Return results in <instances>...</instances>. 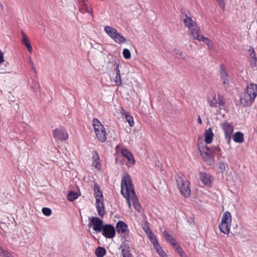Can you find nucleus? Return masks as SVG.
Returning a JSON list of instances; mask_svg holds the SVG:
<instances>
[{"label": "nucleus", "instance_id": "nucleus-1", "mask_svg": "<svg viewBox=\"0 0 257 257\" xmlns=\"http://www.w3.org/2000/svg\"><path fill=\"white\" fill-rule=\"evenodd\" d=\"M201 155L204 160L208 164H212L214 162V157L215 155H221V149L218 146H214L211 148L205 146L201 149L198 148Z\"/></svg>", "mask_w": 257, "mask_h": 257}, {"label": "nucleus", "instance_id": "nucleus-2", "mask_svg": "<svg viewBox=\"0 0 257 257\" xmlns=\"http://www.w3.org/2000/svg\"><path fill=\"white\" fill-rule=\"evenodd\" d=\"M127 187L129 194H131V199L133 203L139 201L131 178L129 174L126 173L124 174L121 179V189H122V191H123L124 189H125V192H126Z\"/></svg>", "mask_w": 257, "mask_h": 257}, {"label": "nucleus", "instance_id": "nucleus-3", "mask_svg": "<svg viewBox=\"0 0 257 257\" xmlns=\"http://www.w3.org/2000/svg\"><path fill=\"white\" fill-rule=\"evenodd\" d=\"M176 182L181 194L186 198L191 195V190L189 187L190 183L186 180L185 176L182 173H178L176 176Z\"/></svg>", "mask_w": 257, "mask_h": 257}, {"label": "nucleus", "instance_id": "nucleus-4", "mask_svg": "<svg viewBox=\"0 0 257 257\" xmlns=\"http://www.w3.org/2000/svg\"><path fill=\"white\" fill-rule=\"evenodd\" d=\"M92 125L99 141L102 143L105 142L106 140V133L101 122L98 119L94 118L92 120Z\"/></svg>", "mask_w": 257, "mask_h": 257}, {"label": "nucleus", "instance_id": "nucleus-5", "mask_svg": "<svg viewBox=\"0 0 257 257\" xmlns=\"http://www.w3.org/2000/svg\"><path fill=\"white\" fill-rule=\"evenodd\" d=\"M89 227L92 226L93 229L96 232H101L103 226V221L102 220L97 217H89Z\"/></svg>", "mask_w": 257, "mask_h": 257}, {"label": "nucleus", "instance_id": "nucleus-6", "mask_svg": "<svg viewBox=\"0 0 257 257\" xmlns=\"http://www.w3.org/2000/svg\"><path fill=\"white\" fill-rule=\"evenodd\" d=\"M101 229L102 234L106 238H112L115 235V228L110 224H104Z\"/></svg>", "mask_w": 257, "mask_h": 257}, {"label": "nucleus", "instance_id": "nucleus-7", "mask_svg": "<svg viewBox=\"0 0 257 257\" xmlns=\"http://www.w3.org/2000/svg\"><path fill=\"white\" fill-rule=\"evenodd\" d=\"M221 125L225 134V140L227 143L229 144L231 142L232 134L233 132V126L227 122L222 123Z\"/></svg>", "mask_w": 257, "mask_h": 257}, {"label": "nucleus", "instance_id": "nucleus-8", "mask_svg": "<svg viewBox=\"0 0 257 257\" xmlns=\"http://www.w3.org/2000/svg\"><path fill=\"white\" fill-rule=\"evenodd\" d=\"M185 26L191 31L190 34H194L199 32V28L196 25V23L192 19L186 14V18L183 20Z\"/></svg>", "mask_w": 257, "mask_h": 257}, {"label": "nucleus", "instance_id": "nucleus-9", "mask_svg": "<svg viewBox=\"0 0 257 257\" xmlns=\"http://www.w3.org/2000/svg\"><path fill=\"white\" fill-rule=\"evenodd\" d=\"M199 179L205 186L207 187H211L212 186V182L213 181V179L209 174L200 172L199 173Z\"/></svg>", "mask_w": 257, "mask_h": 257}, {"label": "nucleus", "instance_id": "nucleus-10", "mask_svg": "<svg viewBox=\"0 0 257 257\" xmlns=\"http://www.w3.org/2000/svg\"><path fill=\"white\" fill-rule=\"evenodd\" d=\"M255 97L248 94V92H244L240 97V102L244 106H250L254 102Z\"/></svg>", "mask_w": 257, "mask_h": 257}, {"label": "nucleus", "instance_id": "nucleus-11", "mask_svg": "<svg viewBox=\"0 0 257 257\" xmlns=\"http://www.w3.org/2000/svg\"><path fill=\"white\" fill-rule=\"evenodd\" d=\"M220 78L222 81L224 87H226L229 84V76L225 70V67L223 64L220 65Z\"/></svg>", "mask_w": 257, "mask_h": 257}, {"label": "nucleus", "instance_id": "nucleus-12", "mask_svg": "<svg viewBox=\"0 0 257 257\" xmlns=\"http://www.w3.org/2000/svg\"><path fill=\"white\" fill-rule=\"evenodd\" d=\"M79 11L80 13L83 14L88 13L92 14V9H89L87 4V0H77Z\"/></svg>", "mask_w": 257, "mask_h": 257}, {"label": "nucleus", "instance_id": "nucleus-13", "mask_svg": "<svg viewBox=\"0 0 257 257\" xmlns=\"http://www.w3.org/2000/svg\"><path fill=\"white\" fill-rule=\"evenodd\" d=\"M53 136L61 140H66L68 138V135L63 128H56L53 132Z\"/></svg>", "mask_w": 257, "mask_h": 257}, {"label": "nucleus", "instance_id": "nucleus-14", "mask_svg": "<svg viewBox=\"0 0 257 257\" xmlns=\"http://www.w3.org/2000/svg\"><path fill=\"white\" fill-rule=\"evenodd\" d=\"M245 92H248V94L255 98L257 96V84L250 83L247 85L246 88L245 89Z\"/></svg>", "mask_w": 257, "mask_h": 257}, {"label": "nucleus", "instance_id": "nucleus-15", "mask_svg": "<svg viewBox=\"0 0 257 257\" xmlns=\"http://www.w3.org/2000/svg\"><path fill=\"white\" fill-rule=\"evenodd\" d=\"M163 235L166 240L169 242L174 247V248L179 245L177 242L176 239L172 235H170L167 231L165 230L163 232Z\"/></svg>", "mask_w": 257, "mask_h": 257}, {"label": "nucleus", "instance_id": "nucleus-16", "mask_svg": "<svg viewBox=\"0 0 257 257\" xmlns=\"http://www.w3.org/2000/svg\"><path fill=\"white\" fill-rule=\"evenodd\" d=\"M115 230L118 233H125L128 230L127 225L123 221H119L116 223Z\"/></svg>", "mask_w": 257, "mask_h": 257}, {"label": "nucleus", "instance_id": "nucleus-17", "mask_svg": "<svg viewBox=\"0 0 257 257\" xmlns=\"http://www.w3.org/2000/svg\"><path fill=\"white\" fill-rule=\"evenodd\" d=\"M122 155L125 157L130 163L134 164L135 160L132 153L130 152L127 149H122L121 150Z\"/></svg>", "mask_w": 257, "mask_h": 257}, {"label": "nucleus", "instance_id": "nucleus-18", "mask_svg": "<svg viewBox=\"0 0 257 257\" xmlns=\"http://www.w3.org/2000/svg\"><path fill=\"white\" fill-rule=\"evenodd\" d=\"M213 136L214 134L211 128L206 130L204 134L205 143L207 144H210L212 142Z\"/></svg>", "mask_w": 257, "mask_h": 257}, {"label": "nucleus", "instance_id": "nucleus-19", "mask_svg": "<svg viewBox=\"0 0 257 257\" xmlns=\"http://www.w3.org/2000/svg\"><path fill=\"white\" fill-rule=\"evenodd\" d=\"M96 207L98 215L100 217H103L105 214V207L103 201L96 202Z\"/></svg>", "mask_w": 257, "mask_h": 257}, {"label": "nucleus", "instance_id": "nucleus-20", "mask_svg": "<svg viewBox=\"0 0 257 257\" xmlns=\"http://www.w3.org/2000/svg\"><path fill=\"white\" fill-rule=\"evenodd\" d=\"M22 35L23 37V39H22V43L26 46L29 52H30V53H32L33 48H32V47L30 43V41L28 39V37L23 32H22Z\"/></svg>", "mask_w": 257, "mask_h": 257}, {"label": "nucleus", "instance_id": "nucleus-21", "mask_svg": "<svg viewBox=\"0 0 257 257\" xmlns=\"http://www.w3.org/2000/svg\"><path fill=\"white\" fill-rule=\"evenodd\" d=\"M232 138L235 143H242L244 141V135L241 132H237L233 135Z\"/></svg>", "mask_w": 257, "mask_h": 257}, {"label": "nucleus", "instance_id": "nucleus-22", "mask_svg": "<svg viewBox=\"0 0 257 257\" xmlns=\"http://www.w3.org/2000/svg\"><path fill=\"white\" fill-rule=\"evenodd\" d=\"M231 223L220 222L219 225V228L221 232L227 234L229 232Z\"/></svg>", "mask_w": 257, "mask_h": 257}, {"label": "nucleus", "instance_id": "nucleus-23", "mask_svg": "<svg viewBox=\"0 0 257 257\" xmlns=\"http://www.w3.org/2000/svg\"><path fill=\"white\" fill-rule=\"evenodd\" d=\"M104 31L112 39L114 36L118 33L116 29L108 26L104 27Z\"/></svg>", "mask_w": 257, "mask_h": 257}, {"label": "nucleus", "instance_id": "nucleus-24", "mask_svg": "<svg viewBox=\"0 0 257 257\" xmlns=\"http://www.w3.org/2000/svg\"><path fill=\"white\" fill-rule=\"evenodd\" d=\"M112 40L118 44L125 43H126L127 41L126 39L118 32L117 33V34L114 36Z\"/></svg>", "mask_w": 257, "mask_h": 257}, {"label": "nucleus", "instance_id": "nucleus-25", "mask_svg": "<svg viewBox=\"0 0 257 257\" xmlns=\"http://www.w3.org/2000/svg\"><path fill=\"white\" fill-rule=\"evenodd\" d=\"M154 247L155 249L156 250L157 252L159 254V255L161 257H167V254L162 249L159 242H156V244L154 245Z\"/></svg>", "mask_w": 257, "mask_h": 257}, {"label": "nucleus", "instance_id": "nucleus-26", "mask_svg": "<svg viewBox=\"0 0 257 257\" xmlns=\"http://www.w3.org/2000/svg\"><path fill=\"white\" fill-rule=\"evenodd\" d=\"M221 222H223V223H231V215L229 211H226L221 219Z\"/></svg>", "mask_w": 257, "mask_h": 257}, {"label": "nucleus", "instance_id": "nucleus-27", "mask_svg": "<svg viewBox=\"0 0 257 257\" xmlns=\"http://www.w3.org/2000/svg\"><path fill=\"white\" fill-rule=\"evenodd\" d=\"M122 116H124L125 120L130 124V126H133L134 125V118L129 112L125 111L122 112Z\"/></svg>", "mask_w": 257, "mask_h": 257}, {"label": "nucleus", "instance_id": "nucleus-28", "mask_svg": "<svg viewBox=\"0 0 257 257\" xmlns=\"http://www.w3.org/2000/svg\"><path fill=\"white\" fill-rule=\"evenodd\" d=\"M95 253L97 257H103L106 254V250L104 247L99 246L96 249Z\"/></svg>", "mask_w": 257, "mask_h": 257}, {"label": "nucleus", "instance_id": "nucleus-29", "mask_svg": "<svg viewBox=\"0 0 257 257\" xmlns=\"http://www.w3.org/2000/svg\"><path fill=\"white\" fill-rule=\"evenodd\" d=\"M79 195L77 192L74 191H70L68 195L67 198L70 201H73L78 197Z\"/></svg>", "mask_w": 257, "mask_h": 257}, {"label": "nucleus", "instance_id": "nucleus-30", "mask_svg": "<svg viewBox=\"0 0 257 257\" xmlns=\"http://www.w3.org/2000/svg\"><path fill=\"white\" fill-rule=\"evenodd\" d=\"M121 194L126 199L128 206L129 208H131V203L130 201V194H129L128 188H127L126 192H124V191H122V189H121Z\"/></svg>", "mask_w": 257, "mask_h": 257}, {"label": "nucleus", "instance_id": "nucleus-31", "mask_svg": "<svg viewBox=\"0 0 257 257\" xmlns=\"http://www.w3.org/2000/svg\"><path fill=\"white\" fill-rule=\"evenodd\" d=\"M199 32H198L197 33H194V34L190 35L193 36V39L194 40H197L200 42H204L207 38L204 37L202 35H200L199 34Z\"/></svg>", "mask_w": 257, "mask_h": 257}, {"label": "nucleus", "instance_id": "nucleus-32", "mask_svg": "<svg viewBox=\"0 0 257 257\" xmlns=\"http://www.w3.org/2000/svg\"><path fill=\"white\" fill-rule=\"evenodd\" d=\"M147 235L150 241L153 244V245L156 244V242H158V240H157L156 238L155 237L154 234H153L152 231H150V232H149V233H148Z\"/></svg>", "mask_w": 257, "mask_h": 257}, {"label": "nucleus", "instance_id": "nucleus-33", "mask_svg": "<svg viewBox=\"0 0 257 257\" xmlns=\"http://www.w3.org/2000/svg\"><path fill=\"white\" fill-rule=\"evenodd\" d=\"M207 101L211 107H216L217 106L216 105L217 103V101L215 96L213 97L212 98V99L208 98Z\"/></svg>", "mask_w": 257, "mask_h": 257}, {"label": "nucleus", "instance_id": "nucleus-34", "mask_svg": "<svg viewBox=\"0 0 257 257\" xmlns=\"http://www.w3.org/2000/svg\"><path fill=\"white\" fill-rule=\"evenodd\" d=\"M250 59H251V60H250L251 65H255L257 59H256V57L255 56V52L253 50H252V52L250 53Z\"/></svg>", "mask_w": 257, "mask_h": 257}, {"label": "nucleus", "instance_id": "nucleus-35", "mask_svg": "<svg viewBox=\"0 0 257 257\" xmlns=\"http://www.w3.org/2000/svg\"><path fill=\"white\" fill-rule=\"evenodd\" d=\"M99 193H94V195L96 199V202H99L100 201H103V197L102 192L100 190L98 191Z\"/></svg>", "mask_w": 257, "mask_h": 257}, {"label": "nucleus", "instance_id": "nucleus-36", "mask_svg": "<svg viewBox=\"0 0 257 257\" xmlns=\"http://www.w3.org/2000/svg\"><path fill=\"white\" fill-rule=\"evenodd\" d=\"M122 234H123L122 237L124 238V241L127 242H131V237L129 230H128L126 232L123 233Z\"/></svg>", "mask_w": 257, "mask_h": 257}, {"label": "nucleus", "instance_id": "nucleus-37", "mask_svg": "<svg viewBox=\"0 0 257 257\" xmlns=\"http://www.w3.org/2000/svg\"><path fill=\"white\" fill-rule=\"evenodd\" d=\"M123 57L126 59H128L131 57L130 51L127 49H124L122 51Z\"/></svg>", "mask_w": 257, "mask_h": 257}, {"label": "nucleus", "instance_id": "nucleus-38", "mask_svg": "<svg viewBox=\"0 0 257 257\" xmlns=\"http://www.w3.org/2000/svg\"><path fill=\"white\" fill-rule=\"evenodd\" d=\"M121 252L123 257H134L130 249H127L126 250L122 249Z\"/></svg>", "mask_w": 257, "mask_h": 257}, {"label": "nucleus", "instance_id": "nucleus-39", "mask_svg": "<svg viewBox=\"0 0 257 257\" xmlns=\"http://www.w3.org/2000/svg\"><path fill=\"white\" fill-rule=\"evenodd\" d=\"M176 250L178 252V253L180 255L181 257L186 256V254L180 245H177L176 247H175Z\"/></svg>", "mask_w": 257, "mask_h": 257}, {"label": "nucleus", "instance_id": "nucleus-40", "mask_svg": "<svg viewBox=\"0 0 257 257\" xmlns=\"http://www.w3.org/2000/svg\"><path fill=\"white\" fill-rule=\"evenodd\" d=\"M114 81L116 85L117 86H120L121 85L122 81L121 79L120 74H119V75H117V74H116L115 77L114 79Z\"/></svg>", "mask_w": 257, "mask_h": 257}, {"label": "nucleus", "instance_id": "nucleus-41", "mask_svg": "<svg viewBox=\"0 0 257 257\" xmlns=\"http://www.w3.org/2000/svg\"><path fill=\"white\" fill-rule=\"evenodd\" d=\"M93 159L96 163L95 167L98 168V165L100 166V164L98 163H97V162H98L99 160V157L98 153L96 151L94 152V155L93 156Z\"/></svg>", "mask_w": 257, "mask_h": 257}, {"label": "nucleus", "instance_id": "nucleus-42", "mask_svg": "<svg viewBox=\"0 0 257 257\" xmlns=\"http://www.w3.org/2000/svg\"><path fill=\"white\" fill-rule=\"evenodd\" d=\"M0 255L4 257H13L12 254L7 250H4L0 253Z\"/></svg>", "mask_w": 257, "mask_h": 257}, {"label": "nucleus", "instance_id": "nucleus-43", "mask_svg": "<svg viewBox=\"0 0 257 257\" xmlns=\"http://www.w3.org/2000/svg\"><path fill=\"white\" fill-rule=\"evenodd\" d=\"M42 213L46 216H49L51 214V210L49 208L44 207L42 209Z\"/></svg>", "mask_w": 257, "mask_h": 257}, {"label": "nucleus", "instance_id": "nucleus-44", "mask_svg": "<svg viewBox=\"0 0 257 257\" xmlns=\"http://www.w3.org/2000/svg\"><path fill=\"white\" fill-rule=\"evenodd\" d=\"M218 170L220 172L223 173L225 170V165L223 162H219L218 164Z\"/></svg>", "mask_w": 257, "mask_h": 257}, {"label": "nucleus", "instance_id": "nucleus-45", "mask_svg": "<svg viewBox=\"0 0 257 257\" xmlns=\"http://www.w3.org/2000/svg\"><path fill=\"white\" fill-rule=\"evenodd\" d=\"M204 42L207 44L209 49H213V45L212 42L208 38H207Z\"/></svg>", "mask_w": 257, "mask_h": 257}, {"label": "nucleus", "instance_id": "nucleus-46", "mask_svg": "<svg viewBox=\"0 0 257 257\" xmlns=\"http://www.w3.org/2000/svg\"><path fill=\"white\" fill-rule=\"evenodd\" d=\"M40 87V86L38 81H35L33 82V84L31 86V88L34 90H37V89H39Z\"/></svg>", "mask_w": 257, "mask_h": 257}, {"label": "nucleus", "instance_id": "nucleus-47", "mask_svg": "<svg viewBox=\"0 0 257 257\" xmlns=\"http://www.w3.org/2000/svg\"><path fill=\"white\" fill-rule=\"evenodd\" d=\"M218 103L219 105H223L225 103V101H224V98L223 97V96H222V95H218Z\"/></svg>", "mask_w": 257, "mask_h": 257}, {"label": "nucleus", "instance_id": "nucleus-48", "mask_svg": "<svg viewBox=\"0 0 257 257\" xmlns=\"http://www.w3.org/2000/svg\"><path fill=\"white\" fill-rule=\"evenodd\" d=\"M188 223L191 226H194L195 225V220L194 218L192 216H190L188 218Z\"/></svg>", "mask_w": 257, "mask_h": 257}, {"label": "nucleus", "instance_id": "nucleus-49", "mask_svg": "<svg viewBox=\"0 0 257 257\" xmlns=\"http://www.w3.org/2000/svg\"><path fill=\"white\" fill-rule=\"evenodd\" d=\"M120 248H121L122 249H124L125 250H126L127 249H129L130 246L128 243L123 242L121 244Z\"/></svg>", "mask_w": 257, "mask_h": 257}, {"label": "nucleus", "instance_id": "nucleus-50", "mask_svg": "<svg viewBox=\"0 0 257 257\" xmlns=\"http://www.w3.org/2000/svg\"><path fill=\"white\" fill-rule=\"evenodd\" d=\"M217 1L222 10H224L225 7V3L224 0H217Z\"/></svg>", "mask_w": 257, "mask_h": 257}, {"label": "nucleus", "instance_id": "nucleus-51", "mask_svg": "<svg viewBox=\"0 0 257 257\" xmlns=\"http://www.w3.org/2000/svg\"><path fill=\"white\" fill-rule=\"evenodd\" d=\"M133 205L136 210H137L139 212H140L141 206L139 201L135 202V203L134 202V203H133Z\"/></svg>", "mask_w": 257, "mask_h": 257}, {"label": "nucleus", "instance_id": "nucleus-52", "mask_svg": "<svg viewBox=\"0 0 257 257\" xmlns=\"http://www.w3.org/2000/svg\"><path fill=\"white\" fill-rule=\"evenodd\" d=\"M100 190L99 185L97 183H95L93 187V191L94 193H99L98 191Z\"/></svg>", "mask_w": 257, "mask_h": 257}, {"label": "nucleus", "instance_id": "nucleus-53", "mask_svg": "<svg viewBox=\"0 0 257 257\" xmlns=\"http://www.w3.org/2000/svg\"><path fill=\"white\" fill-rule=\"evenodd\" d=\"M143 229L145 231V232L148 234L149 233V232H150V231H152L150 227H149V226L148 225V224L146 223L144 226H143Z\"/></svg>", "mask_w": 257, "mask_h": 257}, {"label": "nucleus", "instance_id": "nucleus-54", "mask_svg": "<svg viewBox=\"0 0 257 257\" xmlns=\"http://www.w3.org/2000/svg\"><path fill=\"white\" fill-rule=\"evenodd\" d=\"M29 63L31 64V67H32V68L33 70L36 73V68L34 66V63H33V61H32V60L31 57L30 58Z\"/></svg>", "mask_w": 257, "mask_h": 257}, {"label": "nucleus", "instance_id": "nucleus-55", "mask_svg": "<svg viewBox=\"0 0 257 257\" xmlns=\"http://www.w3.org/2000/svg\"><path fill=\"white\" fill-rule=\"evenodd\" d=\"M174 52L176 55H182V52L178 49H174Z\"/></svg>", "mask_w": 257, "mask_h": 257}, {"label": "nucleus", "instance_id": "nucleus-56", "mask_svg": "<svg viewBox=\"0 0 257 257\" xmlns=\"http://www.w3.org/2000/svg\"><path fill=\"white\" fill-rule=\"evenodd\" d=\"M115 71L116 74H117V75H119V74H120V70L119 69V64H118L116 65V67L115 68Z\"/></svg>", "mask_w": 257, "mask_h": 257}, {"label": "nucleus", "instance_id": "nucleus-57", "mask_svg": "<svg viewBox=\"0 0 257 257\" xmlns=\"http://www.w3.org/2000/svg\"><path fill=\"white\" fill-rule=\"evenodd\" d=\"M4 55H3V53L2 52V51L0 50V64L4 62Z\"/></svg>", "mask_w": 257, "mask_h": 257}, {"label": "nucleus", "instance_id": "nucleus-58", "mask_svg": "<svg viewBox=\"0 0 257 257\" xmlns=\"http://www.w3.org/2000/svg\"><path fill=\"white\" fill-rule=\"evenodd\" d=\"M197 122L200 124H202V120H201V119L200 118V116L199 115H198V119H197Z\"/></svg>", "mask_w": 257, "mask_h": 257}, {"label": "nucleus", "instance_id": "nucleus-59", "mask_svg": "<svg viewBox=\"0 0 257 257\" xmlns=\"http://www.w3.org/2000/svg\"><path fill=\"white\" fill-rule=\"evenodd\" d=\"M3 250V249L1 247H0V253L2 252V251Z\"/></svg>", "mask_w": 257, "mask_h": 257}]
</instances>
